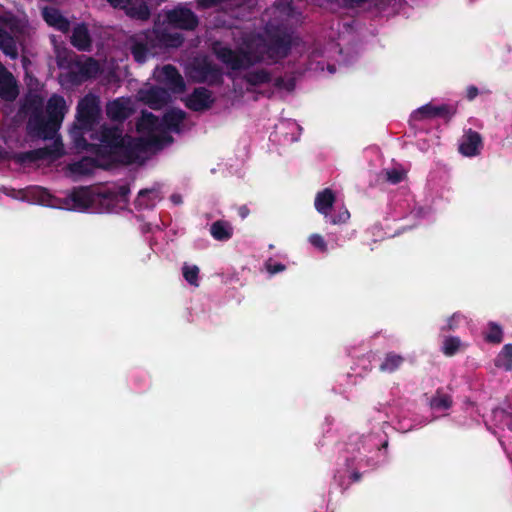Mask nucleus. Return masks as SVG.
Returning a JSON list of instances; mask_svg holds the SVG:
<instances>
[{"instance_id":"obj_1","label":"nucleus","mask_w":512,"mask_h":512,"mask_svg":"<svg viewBox=\"0 0 512 512\" xmlns=\"http://www.w3.org/2000/svg\"><path fill=\"white\" fill-rule=\"evenodd\" d=\"M292 47L291 36L287 33H274L269 35L268 40L260 37L256 43L255 50L247 49L233 50L227 45L216 41L212 44V51L216 58L232 70L247 69L257 63L269 59L278 61L286 58Z\"/></svg>"},{"instance_id":"obj_2","label":"nucleus","mask_w":512,"mask_h":512,"mask_svg":"<svg viewBox=\"0 0 512 512\" xmlns=\"http://www.w3.org/2000/svg\"><path fill=\"white\" fill-rule=\"evenodd\" d=\"M60 129L59 125L52 123L47 118L42 108L35 107L30 114L26 130L31 138L53 140L51 145L20 152L16 155L19 163H35L40 160H57L64 155V146L60 137H56Z\"/></svg>"},{"instance_id":"obj_3","label":"nucleus","mask_w":512,"mask_h":512,"mask_svg":"<svg viewBox=\"0 0 512 512\" xmlns=\"http://www.w3.org/2000/svg\"><path fill=\"white\" fill-rule=\"evenodd\" d=\"M99 113V103L95 96L87 95L78 102L76 112L77 123L71 130V134L77 146L87 145V141L83 137L82 132L92 130L98 120Z\"/></svg>"},{"instance_id":"obj_4","label":"nucleus","mask_w":512,"mask_h":512,"mask_svg":"<svg viewBox=\"0 0 512 512\" xmlns=\"http://www.w3.org/2000/svg\"><path fill=\"white\" fill-rule=\"evenodd\" d=\"M158 144L157 137H151L148 140L126 137L114 156L123 164H133L140 159V154L146 150L147 146H158Z\"/></svg>"},{"instance_id":"obj_5","label":"nucleus","mask_w":512,"mask_h":512,"mask_svg":"<svg viewBox=\"0 0 512 512\" xmlns=\"http://www.w3.org/2000/svg\"><path fill=\"white\" fill-rule=\"evenodd\" d=\"M167 22L174 28L193 31L199 25L197 15L189 8L177 6L166 13Z\"/></svg>"},{"instance_id":"obj_6","label":"nucleus","mask_w":512,"mask_h":512,"mask_svg":"<svg viewBox=\"0 0 512 512\" xmlns=\"http://www.w3.org/2000/svg\"><path fill=\"white\" fill-rule=\"evenodd\" d=\"M457 113V105L441 104L439 106L431 103L425 104L412 113V118L416 121H422L433 118H443L450 121Z\"/></svg>"},{"instance_id":"obj_7","label":"nucleus","mask_w":512,"mask_h":512,"mask_svg":"<svg viewBox=\"0 0 512 512\" xmlns=\"http://www.w3.org/2000/svg\"><path fill=\"white\" fill-rule=\"evenodd\" d=\"M215 102L212 91L205 87H196L184 100L185 106L194 112L210 109Z\"/></svg>"},{"instance_id":"obj_8","label":"nucleus","mask_w":512,"mask_h":512,"mask_svg":"<svg viewBox=\"0 0 512 512\" xmlns=\"http://www.w3.org/2000/svg\"><path fill=\"white\" fill-rule=\"evenodd\" d=\"M483 139L479 132L469 128L464 131L458 151L465 157H475L480 154Z\"/></svg>"},{"instance_id":"obj_9","label":"nucleus","mask_w":512,"mask_h":512,"mask_svg":"<svg viewBox=\"0 0 512 512\" xmlns=\"http://www.w3.org/2000/svg\"><path fill=\"white\" fill-rule=\"evenodd\" d=\"M197 80L200 83H207L210 86L221 85L223 83V72L220 67L209 62L203 61L195 67Z\"/></svg>"},{"instance_id":"obj_10","label":"nucleus","mask_w":512,"mask_h":512,"mask_svg":"<svg viewBox=\"0 0 512 512\" xmlns=\"http://www.w3.org/2000/svg\"><path fill=\"white\" fill-rule=\"evenodd\" d=\"M140 99L151 109H161L171 101V95L166 88L153 86L140 91Z\"/></svg>"},{"instance_id":"obj_11","label":"nucleus","mask_w":512,"mask_h":512,"mask_svg":"<svg viewBox=\"0 0 512 512\" xmlns=\"http://www.w3.org/2000/svg\"><path fill=\"white\" fill-rule=\"evenodd\" d=\"M161 81L167 86L168 91L170 90L175 94L185 91L186 85L182 75L179 73L178 69L171 64L163 66Z\"/></svg>"},{"instance_id":"obj_12","label":"nucleus","mask_w":512,"mask_h":512,"mask_svg":"<svg viewBox=\"0 0 512 512\" xmlns=\"http://www.w3.org/2000/svg\"><path fill=\"white\" fill-rule=\"evenodd\" d=\"M18 94L19 90L13 74L0 64V98L13 101Z\"/></svg>"},{"instance_id":"obj_13","label":"nucleus","mask_w":512,"mask_h":512,"mask_svg":"<svg viewBox=\"0 0 512 512\" xmlns=\"http://www.w3.org/2000/svg\"><path fill=\"white\" fill-rule=\"evenodd\" d=\"M126 137L123 136L122 129L118 127H102L100 131V141L105 149L110 154H113L119 149Z\"/></svg>"},{"instance_id":"obj_14","label":"nucleus","mask_w":512,"mask_h":512,"mask_svg":"<svg viewBox=\"0 0 512 512\" xmlns=\"http://www.w3.org/2000/svg\"><path fill=\"white\" fill-rule=\"evenodd\" d=\"M66 111L67 106L63 96L54 94L48 99L45 116L52 123H56V125L61 127Z\"/></svg>"},{"instance_id":"obj_15","label":"nucleus","mask_w":512,"mask_h":512,"mask_svg":"<svg viewBox=\"0 0 512 512\" xmlns=\"http://www.w3.org/2000/svg\"><path fill=\"white\" fill-rule=\"evenodd\" d=\"M94 202V196L88 187L74 188L67 197V204L71 203L72 208L79 211L90 208Z\"/></svg>"},{"instance_id":"obj_16","label":"nucleus","mask_w":512,"mask_h":512,"mask_svg":"<svg viewBox=\"0 0 512 512\" xmlns=\"http://www.w3.org/2000/svg\"><path fill=\"white\" fill-rule=\"evenodd\" d=\"M130 194L129 184L119 185L114 189H108L102 192L99 196L101 197V203L107 205L108 211L117 205L119 201L128 203V195Z\"/></svg>"},{"instance_id":"obj_17","label":"nucleus","mask_w":512,"mask_h":512,"mask_svg":"<svg viewBox=\"0 0 512 512\" xmlns=\"http://www.w3.org/2000/svg\"><path fill=\"white\" fill-rule=\"evenodd\" d=\"M132 109L129 101L124 98H117L106 105V115L112 121L123 122L130 117Z\"/></svg>"},{"instance_id":"obj_18","label":"nucleus","mask_w":512,"mask_h":512,"mask_svg":"<svg viewBox=\"0 0 512 512\" xmlns=\"http://www.w3.org/2000/svg\"><path fill=\"white\" fill-rule=\"evenodd\" d=\"M70 42L79 51H90L92 39L86 24L80 23L73 28Z\"/></svg>"},{"instance_id":"obj_19","label":"nucleus","mask_w":512,"mask_h":512,"mask_svg":"<svg viewBox=\"0 0 512 512\" xmlns=\"http://www.w3.org/2000/svg\"><path fill=\"white\" fill-rule=\"evenodd\" d=\"M161 199L159 188L142 189L134 201L135 208L138 210L153 209Z\"/></svg>"},{"instance_id":"obj_20","label":"nucleus","mask_w":512,"mask_h":512,"mask_svg":"<svg viewBox=\"0 0 512 512\" xmlns=\"http://www.w3.org/2000/svg\"><path fill=\"white\" fill-rule=\"evenodd\" d=\"M336 197L334 192L326 188L317 193L315 197V209L325 217L329 216V213L335 203Z\"/></svg>"},{"instance_id":"obj_21","label":"nucleus","mask_w":512,"mask_h":512,"mask_svg":"<svg viewBox=\"0 0 512 512\" xmlns=\"http://www.w3.org/2000/svg\"><path fill=\"white\" fill-rule=\"evenodd\" d=\"M44 20L50 26L55 27L57 30L67 33L70 29V22L65 18L57 9H45L43 12Z\"/></svg>"},{"instance_id":"obj_22","label":"nucleus","mask_w":512,"mask_h":512,"mask_svg":"<svg viewBox=\"0 0 512 512\" xmlns=\"http://www.w3.org/2000/svg\"><path fill=\"white\" fill-rule=\"evenodd\" d=\"M186 117V113L181 109H170L162 118L165 128L173 132H179L180 126Z\"/></svg>"},{"instance_id":"obj_23","label":"nucleus","mask_w":512,"mask_h":512,"mask_svg":"<svg viewBox=\"0 0 512 512\" xmlns=\"http://www.w3.org/2000/svg\"><path fill=\"white\" fill-rule=\"evenodd\" d=\"M211 236L217 241H228L233 236V227L224 220H217L210 227Z\"/></svg>"},{"instance_id":"obj_24","label":"nucleus","mask_w":512,"mask_h":512,"mask_svg":"<svg viewBox=\"0 0 512 512\" xmlns=\"http://www.w3.org/2000/svg\"><path fill=\"white\" fill-rule=\"evenodd\" d=\"M160 127V121L157 116L150 112H144L136 123L137 131L140 133H153Z\"/></svg>"},{"instance_id":"obj_25","label":"nucleus","mask_w":512,"mask_h":512,"mask_svg":"<svg viewBox=\"0 0 512 512\" xmlns=\"http://www.w3.org/2000/svg\"><path fill=\"white\" fill-rule=\"evenodd\" d=\"M405 362V358L395 352H388L385 354L382 363L379 366V370L384 373H394L397 371Z\"/></svg>"},{"instance_id":"obj_26","label":"nucleus","mask_w":512,"mask_h":512,"mask_svg":"<svg viewBox=\"0 0 512 512\" xmlns=\"http://www.w3.org/2000/svg\"><path fill=\"white\" fill-rule=\"evenodd\" d=\"M0 49L12 59L17 58L18 50L14 37L0 26Z\"/></svg>"},{"instance_id":"obj_27","label":"nucleus","mask_w":512,"mask_h":512,"mask_svg":"<svg viewBox=\"0 0 512 512\" xmlns=\"http://www.w3.org/2000/svg\"><path fill=\"white\" fill-rule=\"evenodd\" d=\"M134 60L140 64L145 63L149 56L154 55L147 42L134 41L130 48Z\"/></svg>"},{"instance_id":"obj_28","label":"nucleus","mask_w":512,"mask_h":512,"mask_svg":"<svg viewBox=\"0 0 512 512\" xmlns=\"http://www.w3.org/2000/svg\"><path fill=\"white\" fill-rule=\"evenodd\" d=\"M497 368L509 372L512 370V344H505L494 360Z\"/></svg>"},{"instance_id":"obj_29","label":"nucleus","mask_w":512,"mask_h":512,"mask_svg":"<svg viewBox=\"0 0 512 512\" xmlns=\"http://www.w3.org/2000/svg\"><path fill=\"white\" fill-rule=\"evenodd\" d=\"M452 404V397L443 393L441 389H437L430 400V406L435 410H447L451 408Z\"/></svg>"},{"instance_id":"obj_30","label":"nucleus","mask_w":512,"mask_h":512,"mask_svg":"<svg viewBox=\"0 0 512 512\" xmlns=\"http://www.w3.org/2000/svg\"><path fill=\"white\" fill-rule=\"evenodd\" d=\"M244 80L251 86H258L271 81V74L265 69H259L248 72L244 76Z\"/></svg>"},{"instance_id":"obj_31","label":"nucleus","mask_w":512,"mask_h":512,"mask_svg":"<svg viewBox=\"0 0 512 512\" xmlns=\"http://www.w3.org/2000/svg\"><path fill=\"white\" fill-rule=\"evenodd\" d=\"M462 347L463 344L459 337L449 336L443 341L442 352L445 356L452 357L456 355Z\"/></svg>"},{"instance_id":"obj_32","label":"nucleus","mask_w":512,"mask_h":512,"mask_svg":"<svg viewBox=\"0 0 512 512\" xmlns=\"http://www.w3.org/2000/svg\"><path fill=\"white\" fill-rule=\"evenodd\" d=\"M485 340L488 343L499 344L503 340V330L500 325L495 322H489L488 332L485 334Z\"/></svg>"},{"instance_id":"obj_33","label":"nucleus","mask_w":512,"mask_h":512,"mask_svg":"<svg viewBox=\"0 0 512 512\" xmlns=\"http://www.w3.org/2000/svg\"><path fill=\"white\" fill-rule=\"evenodd\" d=\"M199 267L196 265L184 264L182 267V274L184 279L192 286H199Z\"/></svg>"},{"instance_id":"obj_34","label":"nucleus","mask_w":512,"mask_h":512,"mask_svg":"<svg viewBox=\"0 0 512 512\" xmlns=\"http://www.w3.org/2000/svg\"><path fill=\"white\" fill-rule=\"evenodd\" d=\"M127 14L137 20H148L150 17V9L145 2H141L136 6H132L128 9Z\"/></svg>"},{"instance_id":"obj_35","label":"nucleus","mask_w":512,"mask_h":512,"mask_svg":"<svg viewBox=\"0 0 512 512\" xmlns=\"http://www.w3.org/2000/svg\"><path fill=\"white\" fill-rule=\"evenodd\" d=\"M160 41L166 47L178 48L184 42V37L179 33H162Z\"/></svg>"},{"instance_id":"obj_36","label":"nucleus","mask_w":512,"mask_h":512,"mask_svg":"<svg viewBox=\"0 0 512 512\" xmlns=\"http://www.w3.org/2000/svg\"><path fill=\"white\" fill-rule=\"evenodd\" d=\"M495 419H499L501 423L508 427L512 431V413L502 408H496L493 410Z\"/></svg>"},{"instance_id":"obj_37","label":"nucleus","mask_w":512,"mask_h":512,"mask_svg":"<svg viewBox=\"0 0 512 512\" xmlns=\"http://www.w3.org/2000/svg\"><path fill=\"white\" fill-rule=\"evenodd\" d=\"M273 85L277 89H284L288 92L293 91L296 86L294 78H289L286 80L281 76L274 79Z\"/></svg>"},{"instance_id":"obj_38","label":"nucleus","mask_w":512,"mask_h":512,"mask_svg":"<svg viewBox=\"0 0 512 512\" xmlns=\"http://www.w3.org/2000/svg\"><path fill=\"white\" fill-rule=\"evenodd\" d=\"M464 319V316L456 312L451 317L447 319V324L441 328L442 331H454L457 327L459 322Z\"/></svg>"},{"instance_id":"obj_39","label":"nucleus","mask_w":512,"mask_h":512,"mask_svg":"<svg viewBox=\"0 0 512 512\" xmlns=\"http://www.w3.org/2000/svg\"><path fill=\"white\" fill-rule=\"evenodd\" d=\"M350 218V213L347 209L338 211L336 214L330 216V223L333 225L344 224Z\"/></svg>"},{"instance_id":"obj_40","label":"nucleus","mask_w":512,"mask_h":512,"mask_svg":"<svg viewBox=\"0 0 512 512\" xmlns=\"http://www.w3.org/2000/svg\"><path fill=\"white\" fill-rule=\"evenodd\" d=\"M309 242L311 243V245H313L315 248L319 249L320 251H322V252L327 251V243L320 234L310 235Z\"/></svg>"},{"instance_id":"obj_41","label":"nucleus","mask_w":512,"mask_h":512,"mask_svg":"<svg viewBox=\"0 0 512 512\" xmlns=\"http://www.w3.org/2000/svg\"><path fill=\"white\" fill-rule=\"evenodd\" d=\"M403 173L397 169L386 171V179L392 184H398L403 180Z\"/></svg>"},{"instance_id":"obj_42","label":"nucleus","mask_w":512,"mask_h":512,"mask_svg":"<svg viewBox=\"0 0 512 512\" xmlns=\"http://www.w3.org/2000/svg\"><path fill=\"white\" fill-rule=\"evenodd\" d=\"M111 7L116 9H126L131 4L132 0H106Z\"/></svg>"},{"instance_id":"obj_43","label":"nucleus","mask_w":512,"mask_h":512,"mask_svg":"<svg viewBox=\"0 0 512 512\" xmlns=\"http://www.w3.org/2000/svg\"><path fill=\"white\" fill-rule=\"evenodd\" d=\"M266 268L270 274H276V273L282 272L286 269L285 265L282 263H274V264L267 263Z\"/></svg>"},{"instance_id":"obj_44","label":"nucleus","mask_w":512,"mask_h":512,"mask_svg":"<svg viewBox=\"0 0 512 512\" xmlns=\"http://www.w3.org/2000/svg\"><path fill=\"white\" fill-rule=\"evenodd\" d=\"M478 93H479L478 88L476 86L471 85L467 88L466 97L468 100L471 101L477 97Z\"/></svg>"},{"instance_id":"obj_45","label":"nucleus","mask_w":512,"mask_h":512,"mask_svg":"<svg viewBox=\"0 0 512 512\" xmlns=\"http://www.w3.org/2000/svg\"><path fill=\"white\" fill-rule=\"evenodd\" d=\"M249 213H250V210L246 205H242L238 208V215L242 219H245L249 215Z\"/></svg>"},{"instance_id":"obj_46","label":"nucleus","mask_w":512,"mask_h":512,"mask_svg":"<svg viewBox=\"0 0 512 512\" xmlns=\"http://www.w3.org/2000/svg\"><path fill=\"white\" fill-rule=\"evenodd\" d=\"M73 170L75 172H79V173H86L87 170L84 168V163L83 162H77L73 165Z\"/></svg>"},{"instance_id":"obj_47","label":"nucleus","mask_w":512,"mask_h":512,"mask_svg":"<svg viewBox=\"0 0 512 512\" xmlns=\"http://www.w3.org/2000/svg\"><path fill=\"white\" fill-rule=\"evenodd\" d=\"M170 199L176 205H179L182 203V197L179 194H172Z\"/></svg>"},{"instance_id":"obj_48","label":"nucleus","mask_w":512,"mask_h":512,"mask_svg":"<svg viewBox=\"0 0 512 512\" xmlns=\"http://www.w3.org/2000/svg\"><path fill=\"white\" fill-rule=\"evenodd\" d=\"M361 477H362V474H361L360 472H358V471H354V472L351 474V479H352V481H353V482H358V481H360Z\"/></svg>"},{"instance_id":"obj_49","label":"nucleus","mask_w":512,"mask_h":512,"mask_svg":"<svg viewBox=\"0 0 512 512\" xmlns=\"http://www.w3.org/2000/svg\"><path fill=\"white\" fill-rule=\"evenodd\" d=\"M86 65L87 66H93L94 68L98 67L97 62L94 59H92V58H89V61H88V63Z\"/></svg>"}]
</instances>
